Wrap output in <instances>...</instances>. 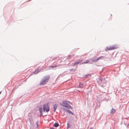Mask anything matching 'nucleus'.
Listing matches in <instances>:
<instances>
[{"instance_id":"obj_20","label":"nucleus","mask_w":129,"mask_h":129,"mask_svg":"<svg viewBox=\"0 0 129 129\" xmlns=\"http://www.w3.org/2000/svg\"><path fill=\"white\" fill-rule=\"evenodd\" d=\"M38 72H39V71H38L36 70L35 71L34 73L35 74H37Z\"/></svg>"},{"instance_id":"obj_13","label":"nucleus","mask_w":129,"mask_h":129,"mask_svg":"<svg viewBox=\"0 0 129 129\" xmlns=\"http://www.w3.org/2000/svg\"><path fill=\"white\" fill-rule=\"evenodd\" d=\"M67 112L68 113H69L70 114L72 115H74L73 113L71 111H70L69 110H67Z\"/></svg>"},{"instance_id":"obj_24","label":"nucleus","mask_w":129,"mask_h":129,"mask_svg":"<svg viewBox=\"0 0 129 129\" xmlns=\"http://www.w3.org/2000/svg\"><path fill=\"white\" fill-rule=\"evenodd\" d=\"M50 129H55L53 127H51L50 128Z\"/></svg>"},{"instance_id":"obj_5","label":"nucleus","mask_w":129,"mask_h":129,"mask_svg":"<svg viewBox=\"0 0 129 129\" xmlns=\"http://www.w3.org/2000/svg\"><path fill=\"white\" fill-rule=\"evenodd\" d=\"M82 61V60L81 59H78L77 61H76L75 63H74L73 65L75 66L76 65L79 63L81 62Z\"/></svg>"},{"instance_id":"obj_10","label":"nucleus","mask_w":129,"mask_h":129,"mask_svg":"<svg viewBox=\"0 0 129 129\" xmlns=\"http://www.w3.org/2000/svg\"><path fill=\"white\" fill-rule=\"evenodd\" d=\"M89 76L90 77L91 76V75L90 74H87L86 75H83V78H87V77Z\"/></svg>"},{"instance_id":"obj_8","label":"nucleus","mask_w":129,"mask_h":129,"mask_svg":"<svg viewBox=\"0 0 129 129\" xmlns=\"http://www.w3.org/2000/svg\"><path fill=\"white\" fill-rule=\"evenodd\" d=\"M116 110L114 109L113 108H112V109L110 112V113L111 114H113L115 111Z\"/></svg>"},{"instance_id":"obj_14","label":"nucleus","mask_w":129,"mask_h":129,"mask_svg":"<svg viewBox=\"0 0 129 129\" xmlns=\"http://www.w3.org/2000/svg\"><path fill=\"white\" fill-rule=\"evenodd\" d=\"M79 87L80 88H82L83 87V85L82 83H81L80 82H79Z\"/></svg>"},{"instance_id":"obj_19","label":"nucleus","mask_w":129,"mask_h":129,"mask_svg":"<svg viewBox=\"0 0 129 129\" xmlns=\"http://www.w3.org/2000/svg\"><path fill=\"white\" fill-rule=\"evenodd\" d=\"M103 57V56H100L98 58H97L98 61L99 59H101V58Z\"/></svg>"},{"instance_id":"obj_17","label":"nucleus","mask_w":129,"mask_h":129,"mask_svg":"<svg viewBox=\"0 0 129 129\" xmlns=\"http://www.w3.org/2000/svg\"><path fill=\"white\" fill-rule=\"evenodd\" d=\"M36 124L37 125L36 128H37L38 127L39 125V121L38 120L36 122Z\"/></svg>"},{"instance_id":"obj_18","label":"nucleus","mask_w":129,"mask_h":129,"mask_svg":"<svg viewBox=\"0 0 129 129\" xmlns=\"http://www.w3.org/2000/svg\"><path fill=\"white\" fill-rule=\"evenodd\" d=\"M89 60H86L85 62H84L83 63H82V64H83V63H88L89 62Z\"/></svg>"},{"instance_id":"obj_22","label":"nucleus","mask_w":129,"mask_h":129,"mask_svg":"<svg viewBox=\"0 0 129 129\" xmlns=\"http://www.w3.org/2000/svg\"><path fill=\"white\" fill-rule=\"evenodd\" d=\"M99 79H100V81L101 82H102V78H99Z\"/></svg>"},{"instance_id":"obj_23","label":"nucleus","mask_w":129,"mask_h":129,"mask_svg":"<svg viewBox=\"0 0 129 129\" xmlns=\"http://www.w3.org/2000/svg\"><path fill=\"white\" fill-rule=\"evenodd\" d=\"M70 70L71 71H72L73 70H74L73 69H70Z\"/></svg>"},{"instance_id":"obj_16","label":"nucleus","mask_w":129,"mask_h":129,"mask_svg":"<svg viewBox=\"0 0 129 129\" xmlns=\"http://www.w3.org/2000/svg\"><path fill=\"white\" fill-rule=\"evenodd\" d=\"M106 86V84L105 83H103V84L101 85V86L103 87H104Z\"/></svg>"},{"instance_id":"obj_7","label":"nucleus","mask_w":129,"mask_h":129,"mask_svg":"<svg viewBox=\"0 0 129 129\" xmlns=\"http://www.w3.org/2000/svg\"><path fill=\"white\" fill-rule=\"evenodd\" d=\"M58 106V105L56 104H54L53 106V107L54 109L53 111L55 112L56 110V109L57 106Z\"/></svg>"},{"instance_id":"obj_15","label":"nucleus","mask_w":129,"mask_h":129,"mask_svg":"<svg viewBox=\"0 0 129 129\" xmlns=\"http://www.w3.org/2000/svg\"><path fill=\"white\" fill-rule=\"evenodd\" d=\"M71 127V126H70L69 123V121H68V123H67V128H70Z\"/></svg>"},{"instance_id":"obj_12","label":"nucleus","mask_w":129,"mask_h":129,"mask_svg":"<svg viewBox=\"0 0 129 129\" xmlns=\"http://www.w3.org/2000/svg\"><path fill=\"white\" fill-rule=\"evenodd\" d=\"M59 125V124L58 123H55L54 124V126L56 127H57Z\"/></svg>"},{"instance_id":"obj_26","label":"nucleus","mask_w":129,"mask_h":129,"mask_svg":"<svg viewBox=\"0 0 129 129\" xmlns=\"http://www.w3.org/2000/svg\"><path fill=\"white\" fill-rule=\"evenodd\" d=\"M1 91L0 92V94L1 93Z\"/></svg>"},{"instance_id":"obj_1","label":"nucleus","mask_w":129,"mask_h":129,"mask_svg":"<svg viewBox=\"0 0 129 129\" xmlns=\"http://www.w3.org/2000/svg\"><path fill=\"white\" fill-rule=\"evenodd\" d=\"M49 78L50 76L48 75L44 76L42 79L40 83V85H45L49 80Z\"/></svg>"},{"instance_id":"obj_2","label":"nucleus","mask_w":129,"mask_h":129,"mask_svg":"<svg viewBox=\"0 0 129 129\" xmlns=\"http://www.w3.org/2000/svg\"><path fill=\"white\" fill-rule=\"evenodd\" d=\"M49 103H47L46 104H44L43 105V111L46 112H48L50 110L49 107Z\"/></svg>"},{"instance_id":"obj_21","label":"nucleus","mask_w":129,"mask_h":129,"mask_svg":"<svg viewBox=\"0 0 129 129\" xmlns=\"http://www.w3.org/2000/svg\"><path fill=\"white\" fill-rule=\"evenodd\" d=\"M41 69L40 68H38L36 70L38 71H39V72L41 70Z\"/></svg>"},{"instance_id":"obj_4","label":"nucleus","mask_w":129,"mask_h":129,"mask_svg":"<svg viewBox=\"0 0 129 129\" xmlns=\"http://www.w3.org/2000/svg\"><path fill=\"white\" fill-rule=\"evenodd\" d=\"M117 48H118L117 47L115 46L114 45V46H112L109 47H107V50H114V49H116Z\"/></svg>"},{"instance_id":"obj_11","label":"nucleus","mask_w":129,"mask_h":129,"mask_svg":"<svg viewBox=\"0 0 129 129\" xmlns=\"http://www.w3.org/2000/svg\"><path fill=\"white\" fill-rule=\"evenodd\" d=\"M91 61L93 62H96L98 61L97 58L95 59L94 58H92L91 59Z\"/></svg>"},{"instance_id":"obj_3","label":"nucleus","mask_w":129,"mask_h":129,"mask_svg":"<svg viewBox=\"0 0 129 129\" xmlns=\"http://www.w3.org/2000/svg\"><path fill=\"white\" fill-rule=\"evenodd\" d=\"M71 104L72 103L68 101H63L62 103H61L60 105L64 107V105H68V104Z\"/></svg>"},{"instance_id":"obj_9","label":"nucleus","mask_w":129,"mask_h":129,"mask_svg":"<svg viewBox=\"0 0 129 129\" xmlns=\"http://www.w3.org/2000/svg\"><path fill=\"white\" fill-rule=\"evenodd\" d=\"M64 107H66L68 108L69 109H71L72 108V107L71 106L69 105V104H68V105H64Z\"/></svg>"},{"instance_id":"obj_6","label":"nucleus","mask_w":129,"mask_h":129,"mask_svg":"<svg viewBox=\"0 0 129 129\" xmlns=\"http://www.w3.org/2000/svg\"><path fill=\"white\" fill-rule=\"evenodd\" d=\"M39 111L40 113V115L41 116H43V109L42 107H40L39 108Z\"/></svg>"},{"instance_id":"obj_25","label":"nucleus","mask_w":129,"mask_h":129,"mask_svg":"<svg viewBox=\"0 0 129 129\" xmlns=\"http://www.w3.org/2000/svg\"><path fill=\"white\" fill-rule=\"evenodd\" d=\"M89 129H93V127H91Z\"/></svg>"}]
</instances>
